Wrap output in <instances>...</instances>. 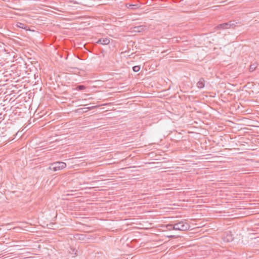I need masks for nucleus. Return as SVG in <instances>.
Returning a JSON list of instances; mask_svg holds the SVG:
<instances>
[{"label": "nucleus", "instance_id": "nucleus-30", "mask_svg": "<svg viewBox=\"0 0 259 259\" xmlns=\"http://www.w3.org/2000/svg\"><path fill=\"white\" fill-rule=\"evenodd\" d=\"M211 251H212L213 252H214V249H213V248H211Z\"/></svg>", "mask_w": 259, "mask_h": 259}, {"label": "nucleus", "instance_id": "nucleus-31", "mask_svg": "<svg viewBox=\"0 0 259 259\" xmlns=\"http://www.w3.org/2000/svg\"><path fill=\"white\" fill-rule=\"evenodd\" d=\"M215 223V222H212V221H211V224H212V223Z\"/></svg>", "mask_w": 259, "mask_h": 259}, {"label": "nucleus", "instance_id": "nucleus-21", "mask_svg": "<svg viewBox=\"0 0 259 259\" xmlns=\"http://www.w3.org/2000/svg\"><path fill=\"white\" fill-rule=\"evenodd\" d=\"M218 228L217 227H214V226H213V228L211 227V230H214V231L218 230Z\"/></svg>", "mask_w": 259, "mask_h": 259}, {"label": "nucleus", "instance_id": "nucleus-33", "mask_svg": "<svg viewBox=\"0 0 259 259\" xmlns=\"http://www.w3.org/2000/svg\"><path fill=\"white\" fill-rule=\"evenodd\" d=\"M79 239H82V237H79Z\"/></svg>", "mask_w": 259, "mask_h": 259}, {"label": "nucleus", "instance_id": "nucleus-6", "mask_svg": "<svg viewBox=\"0 0 259 259\" xmlns=\"http://www.w3.org/2000/svg\"><path fill=\"white\" fill-rule=\"evenodd\" d=\"M66 166V164L65 162L58 161L54 162L51 164L49 167V169L54 170V171L62 169Z\"/></svg>", "mask_w": 259, "mask_h": 259}, {"label": "nucleus", "instance_id": "nucleus-18", "mask_svg": "<svg viewBox=\"0 0 259 259\" xmlns=\"http://www.w3.org/2000/svg\"><path fill=\"white\" fill-rule=\"evenodd\" d=\"M256 68V66L255 64H252L250 66V67H249V71L250 72H252Z\"/></svg>", "mask_w": 259, "mask_h": 259}, {"label": "nucleus", "instance_id": "nucleus-35", "mask_svg": "<svg viewBox=\"0 0 259 259\" xmlns=\"http://www.w3.org/2000/svg\"><path fill=\"white\" fill-rule=\"evenodd\" d=\"M212 40L213 41H214V38H212Z\"/></svg>", "mask_w": 259, "mask_h": 259}, {"label": "nucleus", "instance_id": "nucleus-4", "mask_svg": "<svg viewBox=\"0 0 259 259\" xmlns=\"http://www.w3.org/2000/svg\"><path fill=\"white\" fill-rule=\"evenodd\" d=\"M222 142L223 140L221 136L217 135H211V153H215L221 151V148L214 149V146H212V145L214 144L220 147L221 145H222Z\"/></svg>", "mask_w": 259, "mask_h": 259}, {"label": "nucleus", "instance_id": "nucleus-2", "mask_svg": "<svg viewBox=\"0 0 259 259\" xmlns=\"http://www.w3.org/2000/svg\"><path fill=\"white\" fill-rule=\"evenodd\" d=\"M216 158H223L222 156H218L215 153H211V173L215 171H222L224 168L220 164L223 163V160H215Z\"/></svg>", "mask_w": 259, "mask_h": 259}, {"label": "nucleus", "instance_id": "nucleus-27", "mask_svg": "<svg viewBox=\"0 0 259 259\" xmlns=\"http://www.w3.org/2000/svg\"><path fill=\"white\" fill-rule=\"evenodd\" d=\"M134 5H130L128 8L132 7V6H135Z\"/></svg>", "mask_w": 259, "mask_h": 259}, {"label": "nucleus", "instance_id": "nucleus-3", "mask_svg": "<svg viewBox=\"0 0 259 259\" xmlns=\"http://www.w3.org/2000/svg\"><path fill=\"white\" fill-rule=\"evenodd\" d=\"M221 111L222 112L223 110L220 108V105L215 101L211 100V118L221 119L223 116Z\"/></svg>", "mask_w": 259, "mask_h": 259}, {"label": "nucleus", "instance_id": "nucleus-16", "mask_svg": "<svg viewBox=\"0 0 259 259\" xmlns=\"http://www.w3.org/2000/svg\"><path fill=\"white\" fill-rule=\"evenodd\" d=\"M222 211L217 209L215 207L211 206V213L212 212H221Z\"/></svg>", "mask_w": 259, "mask_h": 259}, {"label": "nucleus", "instance_id": "nucleus-9", "mask_svg": "<svg viewBox=\"0 0 259 259\" xmlns=\"http://www.w3.org/2000/svg\"><path fill=\"white\" fill-rule=\"evenodd\" d=\"M146 28V26L144 25H140V26H135L133 28L132 32H143L145 29Z\"/></svg>", "mask_w": 259, "mask_h": 259}, {"label": "nucleus", "instance_id": "nucleus-32", "mask_svg": "<svg viewBox=\"0 0 259 259\" xmlns=\"http://www.w3.org/2000/svg\"><path fill=\"white\" fill-rule=\"evenodd\" d=\"M211 98H212V97H214V96L211 95Z\"/></svg>", "mask_w": 259, "mask_h": 259}, {"label": "nucleus", "instance_id": "nucleus-20", "mask_svg": "<svg viewBox=\"0 0 259 259\" xmlns=\"http://www.w3.org/2000/svg\"><path fill=\"white\" fill-rule=\"evenodd\" d=\"M218 228L217 227H214V226H213V228L211 227V230H214V231L218 230Z\"/></svg>", "mask_w": 259, "mask_h": 259}, {"label": "nucleus", "instance_id": "nucleus-7", "mask_svg": "<svg viewBox=\"0 0 259 259\" xmlns=\"http://www.w3.org/2000/svg\"><path fill=\"white\" fill-rule=\"evenodd\" d=\"M221 238L224 241V242H230L232 241L234 239V238L233 237V235L230 231H226L224 232L223 234L221 235Z\"/></svg>", "mask_w": 259, "mask_h": 259}, {"label": "nucleus", "instance_id": "nucleus-26", "mask_svg": "<svg viewBox=\"0 0 259 259\" xmlns=\"http://www.w3.org/2000/svg\"><path fill=\"white\" fill-rule=\"evenodd\" d=\"M94 107H88V109H89V110H91L93 108H94Z\"/></svg>", "mask_w": 259, "mask_h": 259}, {"label": "nucleus", "instance_id": "nucleus-25", "mask_svg": "<svg viewBox=\"0 0 259 259\" xmlns=\"http://www.w3.org/2000/svg\"><path fill=\"white\" fill-rule=\"evenodd\" d=\"M222 158H216L215 159V160H222Z\"/></svg>", "mask_w": 259, "mask_h": 259}, {"label": "nucleus", "instance_id": "nucleus-28", "mask_svg": "<svg viewBox=\"0 0 259 259\" xmlns=\"http://www.w3.org/2000/svg\"><path fill=\"white\" fill-rule=\"evenodd\" d=\"M215 55L214 56H211V58H214L215 57Z\"/></svg>", "mask_w": 259, "mask_h": 259}, {"label": "nucleus", "instance_id": "nucleus-11", "mask_svg": "<svg viewBox=\"0 0 259 259\" xmlns=\"http://www.w3.org/2000/svg\"><path fill=\"white\" fill-rule=\"evenodd\" d=\"M197 85L198 88L201 89L204 87V80L203 78H200L199 81L197 82Z\"/></svg>", "mask_w": 259, "mask_h": 259}, {"label": "nucleus", "instance_id": "nucleus-19", "mask_svg": "<svg viewBox=\"0 0 259 259\" xmlns=\"http://www.w3.org/2000/svg\"><path fill=\"white\" fill-rule=\"evenodd\" d=\"M217 218V215H212L211 214V219H216Z\"/></svg>", "mask_w": 259, "mask_h": 259}, {"label": "nucleus", "instance_id": "nucleus-12", "mask_svg": "<svg viewBox=\"0 0 259 259\" xmlns=\"http://www.w3.org/2000/svg\"><path fill=\"white\" fill-rule=\"evenodd\" d=\"M17 26H18V27H19L20 28H22L24 29H27V26L26 24L21 23V22H18L17 24Z\"/></svg>", "mask_w": 259, "mask_h": 259}, {"label": "nucleus", "instance_id": "nucleus-34", "mask_svg": "<svg viewBox=\"0 0 259 259\" xmlns=\"http://www.w3.org/2000/svg\"><path fill=\"white\" fill-rule=\"evenodd\" d=\"M79 239H82V237H79Z\"/></svg>", "mask_w": 259, "mask_h": 259}, {"label": "nucleus", "instance_id": "nucleus-13", "mask_svg": "<svg viewBox=\"0 0 259 259\" xmlns=\"http://www.w3.org/2000/svg\"><path fill=\"white\" fill-rule=\"evenodd\" d=\"M174 226V224H168L165 225V228L167 230H169V231L172 230H174V228H173Z\"/></svg>", "mask_w": 259, "mask_h": 259}, {"label": "nucleus", "instance_id": "nucleus-5", "mask_svg": "<svg viewBox=\"0 0 259 259\" xmlns=\"http://www.w3.org/2000/svg\"><path fill=\"white\" fill-rule=\"evenodd\" d=\"M190 226L188 224L183 221L179 222L174 224V230L186 231L189 229Z\"/></svg>", "mask_w": 259, "mask_h": 259}, {"label": "nucleus", "instance_id": "nucleus-22", "mask_svg": "<svg viewBox=\"0 0 259 259\" xmlns=\"http://www.w3.org/2000/svg\"><path fill=\"white\" fill-rule=\"evenodd\" d=\"M217 6H214L211 7V9H213V10H215L217 9Z\"/></svg>", "mask_w": 259, "mask_h": 259}, {"label": "nucleus", "instance_id": "nucleus-17", "mask_svg": "<svg viewBox=\"0 0 259 259\" xmlns=\"http://www.w3.org/2000/svg\"><path fill=\"white\" fill-rule=\"evenodd\" d=\"M220 49H221V48H220V49H218V48H217L214 47V48H213V51H214V52H213V53H212V54H216V55H218L219 54V53L218 52V51H220Z\"/></svg>", "mask_w": 259, "mask_h": 259}, {"label": "nucleus", "instance_id": "nucleus-15", "mask_svg": "<svg viewBox=\"0 0 259 259\" xmlns=\"http://www.w3.org/2000/svg\"><path fill=\"white\" fill-rule=\"evenodd\" d=\"M86 88V87L83 85H78L76 87V90L78 91L83 90Z\"/></svg>", "mask_w": 259, "mask_h": 259}, {"label": "nucleus", "instance_id": "nucleus-29", "mask_svg": "<svg viewBox=\"0 0 259 259\" xmlns=\"http://www.w3.org/2000/svg\"><path fill=\"white\" fill-rule=\"evenodd\" d=\"M215 184L214 183H211V187H213L212 185H214Z\"/></svg>", "mask_w": 259, "mask_h": 259}, {"label": "nucleus", "instance_id": "nucleus-24", "mask_svg": "<svg viewBox=\"0 0 259 259\" xmlns=\"http://www.w3.org/2000/svg\"><path fill=\"white\" fill-rule=\"evenodd\" d=\"M214 237H215V236H214V234H211V238H214Z\"/></svg>", "mask_w": 259, "mask_h": 259}, {"label": "nucleus", "instance_id": "nucleus-23", "mask_svg": "<svg viewBox=\"0 0 259 259\" xmlns=\"http://www.w3.org/2000/svg\"><path fill=\"white\" fill-rule=\"evenodd\" d=\"M169 237L171 238H177L175 235H171V236H169Z\"/></svg>", "mask_w": 259, "mask_h": 259}, {"label": "nucleus", "instance_id": "nucleus-1", "mask_svg": "<svg viewBox=\"0 0 259 259\" xmlns=\"http://www.w3.org/2000/svg\"><path fill=\"white\" fill-rule=\"evenodd\" d=\"M236 24L237 22L233 20L230 21L226 23H224L216 26L213 28V30L211 31V34H213V35H211V37L213 36H215L216 35V34L214 33H217V34H219V36L216 38V40L220 38H221L222 35L220 34L221 30H224L228 28H234L235 27H236Z\"/></svg>", "mask_w": 259, "mask_h": 259}, {"label": "nucleus", "instance_id": "nucleus-8", "mask_svg": "<svg viewBox=\"0 0 259 259\" xmlns=\"http://www.w3.org/2000/svg\"><path fill=\"white\" fill-rule=\"evenodd\" d=\"M216 192L217 191L215 190L211 189V206H213V205H220L221 202V200H218L215 199V198L212 197L214 194L216 195Z\"/></svg>", "mask_w": 259, "mask_h": 259}, {"label": "nucleus", "instance_id": "nucleus-14", "mask_svg": "<svg viewBox=\"0 0 259 259\" xmlns=\"http://www.w3.org/2000/svg\"><path fill=\"white\" fill-rule=\"evenodd\" d=\"M140 69H141V67L139 65L135 66L133 67V70L135 72H138L140 70Z\"/></svg>", "mask_w": 259, "mask_h": 259}, {"label": "nucleus", "instance_id": "nucleus-10", "mask_svg": "<svg viewBox=\"0 0 259 259\" xmlns=\"http://www.w3.org/2000/svg\"><path fill=\"white\" fill-rule=\"evenodd\" d=\"M110 40L109 38H102L98 39V40L97 41V43L100 44H101L103 45H108L110 43Z\"/></svg>", "mask_w": 259, "mask_h": 259}]
</instances>
